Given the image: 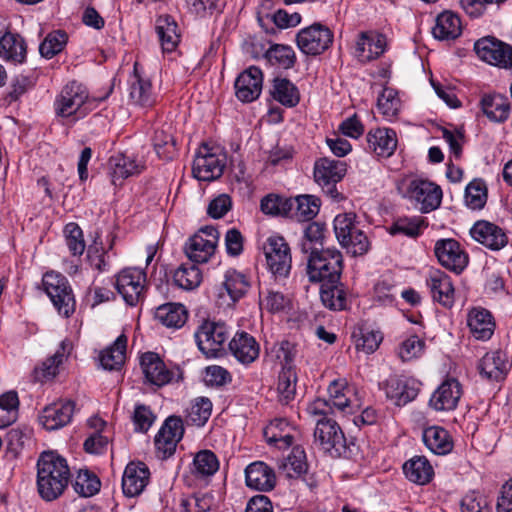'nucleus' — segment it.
Wrapping results in <instances>:
<instances>
[{"label":"nucleus","mask_w":512,"mask_h":512,"mask_svg":"<svg viewBox=\"0 0 512 512\" xmlns=\"http://www.w3.org/2000/svg\"><path fill=\"white\" fill-rule=\"evenodd\" d=\"M70 480L67 461L53 451L42 452L37 461V490L45 501L59 498Z\"/></svg>","instance_id":"nucleus-1"},{"label":"nucleus","mask_w":512,"mask_h":512,"mask_svg":"<svg viewBox=\"0 0 512 512\" xmlns=\"http://www.w3.org/2000/svg\"><path fill=\"white\" fill-rule=\"evenodd\" d=\"M343 256L337 249L312 250L307 257L306 274L310 282L339 283Z\"/></svg>","instance_id":"nucleus-2"},{"label":"nucleus","mask_w":512,"mask_h":512,"mask_svg":"<svg viewBox=\"0 0 512 512\" xmlns=\"http://www.w3.org/2000/svg\"><path fill=\"white\" fill-rule=\"evenodd\" d=\"M314 442L332 457L351 458L358 450L354 440H348L337 422L330 418L317 420Z\"/></svg>","instance_id":"nucleus-3"},{"label":"nucleus","mask_w":512,"mask_h":512,"mask_svg":"<svg viewBox=\"0 0 512 512\" xmlns=\"http://www.w3.org/2000/svg\"><path fill=\"white\" fill-rule=\"evenodd\" d=\"M356 215L352 212L338 214L334 219V231L340 245L353 256H362L370 249L366 234L355 224Z\"/></svg>","instance_id":"nucleus-4"},{"label":"nucleus","mask_w":512,"mask_h":512,"mask_svg":"<svg viewBox=\"0 0 512 512\" xmlns=\"http://www.w3.org/2000/svg\"><path fill=\"white\" fill-rule=\"evenodd\" d=\"M42 283L58 313L64 317L73 314L75 299L66 277L51 271L44 274Z\"/></svg>","instance_id":"nucleus-5"},{"label":"nucleus","mask_w":512,"mask_h":512,"mask_svg":"<svg viewBox=\"0 0 512 512\" xmlns=\"http://www.w3.org/2000/svg\"><path fill=\"white\" fill-rule=\"evenodd\" d=\"M87 99L86 87L81 83L71 81L62 88L54 101L55 114L62 118L76 116V119H79L86 114L85 111H81V108Z\"/></svg>","instance_id":"nucleus-6"},{"label":"nucleus","mask_w":512,"mask_h":512,"mask_svg":"<svg viewBox=\"0 0 512 512\" xmlns=\"http://www.w3.org/2000/svg\"><path fill=\"white\" fill-rule=\"evenodd\" d=\"M346 163L340 160L322 158L315 162L314 178L324 193L335 201L343 199L337 190L336 184L346 174Z\"/></svg>","instance_id":"nucleus-7"},{"label":"nucleus","mask_w":512,"mask_h":512,"mask_svg":"<svg viewBox=\"0 0 512 512\" xmlns=\"http://www.w3.org/2000/svg\"><path fill=\"white\" fill-rule=\"evenodd\" d=\"M333 38V32L327 26L314 23L297 33L296 43L299 50L305 55L317 56L332 45Z\"/></svg>","instance_id":"nucleus-8"},{"label":"nucleus","mask_w":512,"mask_h":512,"mask_svg":"<svg viewBox=\"0 0 512 512\" xmlns=\"http://www.w3.org/2000/svg\"><path fill=\"white\" fill-rule=\"evenodd\" d=\"M225 166V154L215 152L213 148L202 144L195 155L192 173L200 181H213L223 174Z\"/></svg>","instance_id":"nucleus-9"},{"label":"nucleus","mask_w":512,"mask_h":512,"mask_svg":"<svg viewBox=\"0 0 512 512\" xmlns=\"http://www.w3.org/2000/svg\"><path fill=\"white\" fill-rule=\"evenodd\" d=\"M194 336L199 350L206 357H216L223 349L229 333L224 323L205 320Z\"/></svg>","instance_id":"nucleus-10"},{"label":"nucleus","mask_w":512,"mask_h":512,"mask_svg":"<svg viewBox=\"0 0 512 512\" xmlns=\"http://www.w3.org/2000/svg\"><path fill=\"white\" fill-rule=\"evenodd\" d=\"M474 51L483 61L501 68L512 67V47L492 36L477 40Z\"/></svg>","instance_id":"nucleus-11"},{"label":"nucleus","mask_w":512,"mask_h":512,"mask_svg":"<svg viewBox=\"0 0 512 512\" xmlns=\"http://www.w3.org/2000/svg\"><path fill=\"white\" fill-rule=\"evenodd\" d=\"M267 265L276 277H287L291 269L290 248L283 237L272 236L264 246Z\"/></svg>","instance_id":"nucleus-12"},{"label":"nucleus","mask_w":512,"mask_h":512,"mask_svg":"<svg viewBox=\"0 0 512 512\" xmlns=\"http://www.w3.org/2000/svg\"><path fill=\"white\" fill-rule=\"evenodd\" d=\"M380 388L396 406H405L413 401L419 393V383L411 378L391 375L380 384Z\"/></svg>","instance_id":"nucleus-13"},{"label":"nucleus","mask_w":512,"mask_h":512,"mask_svg":"<svg viewBox=\"0 0 512 512\" xmlns=\"http://www.w3.org/2000/svg\"><path fill=\"white\" fill-rule=\"evenodd\" d=\"M404 196L421 204L420 210L427 213L439 207L442 191L439 186L432 182L423 179H412L407 184Z\"/></svg>","instance_id":"nucleus-14"},{"label":"nucleus","mask_w":512,"mask_h":512,"mask_svg":"<svg viewBox=\"0 0 512 512\" xmlns=\"http://www.w3.org/2000/svg\"><path fill=\"white\" fill-rule=\"evenodd\" d=\"M434 253L444 268L456 274H460L469 262L468 255L455 239L447 238L436 241Z\"/></svg>","instance_id":"nucleus-15"},{"label":"nucleus","mask_w":512,"mask_h":512,"mask_svg":"<svg viewBox=\"0 0 512 512\" xmlns=\"http://www.w3.org/2000/svg\"><path fill=\"white\" fill-rule=\"evenodd\" d=\"M145 279V272L138 268H126L117 275L115 287L128 305L134 306L140 301Z\"/></svg>","instance_id":"nucleus-16"},{"label":"nucleus","mask_w":512,"mask_h":512,"mask_svg":"<svg viewBox=\"0 0 512 512\" xmlns=\"http://www.w3.org/2000/svg\"><path fill=\"white\" fill-rule=\"evenodd\" d=\"M183 434L182 419L177 416L168 417L155 436L154 442L158 457L166 459L173 455Z\"/></svg>","instance_id":"nucleus-17"},{"label":"nucleus","mask_w":512,"mask_h":512,"mask_svg":"<svg viewBox=\"0 0 512 512\" xmlns=\"http://www.w3.org/2000/svg\"><path fill=\"white\" fill-rule=\"evenodd\" d=\"M462 394L460 382L455 378H447L431 395L429 406L435 411H452L456 409Z\"/></svg>","instance_id":"nucleus-18"},{"label":"nucleus","mask_w":512,"mask_h":512,"mask_svg":"<svg viewBox=\"0 0 512 512\" xmlns=\"http://www.w3.org/2000/svg\"><path fill=\"white\" fill-rule=\"evenodd\" d=\"M74 411L75 402L71 400L54 402L42 410L39 421L45 429L57 430L71 422Z\"/></svg>","instance_id":"nucleus-19"},{"label":"nucleus","mask_w":512,"mask_h":512,"mask_svg":"<svg viewBox=\"0 0 512 512\" xmlns=\"http://www.w3.org/2000/svg\"><path fill=\"white\" fill-rule=\"evenodd\" d=\"M262 83L263 74L260 68L250 66L235 80L236 97L246 103L256 100L261 94Z\"/></svg>","instance_id":"nucleus-20"},{"label":"nucleus","mask_w":512,"mask_h":512,"mask_svg":"<svg viewBox=\"0 0 512 512\" xmlns=\"http://www.w3.org/2000/svg\"><path fill=\"white\" fill-rule=\"evenodd\" d=\"M150 479V471L143 462L127 464L122 477V490L127 497L140 495Z\"/></svg>","instance_id":"nucleus-21"},{"label":"nucleus","mask_w":512,"mask_h":512,"mask_svg":"<svg viewBox=\"0 0 512 512\" xmlns=\"http://www.w3.org/2000/svg\"><path fill=\"white\" fill-rule=\"evenodd\" d=\"M426 284L434 301H437L444 307H451L454 303V286L452 279L440 269L429 271Z\"/></svg>","instance_id":"nucleus-22"},{"label":"nucleus","mask_w":512,"mask_h":512,"mask_svg":"<svg viewBox=\"0 0 512 512\" xmlns=\"http://www.w3.org/2000/svg\"><path fill=\"white\" fill-rule=\"evenodd\" d=\"M141 368L145 379L152 385L162 387L173 378V372L170 371L164 361L157 353L146 352L141 356Z\"/></svg>","instance_id":"nucleus-23"},{"label":"nucleus","mask_w":512,"mask_h":512,"mask_svg":"<svg viewBox=\"0 0 512 512\" xmlns=\"http://www.w3.org/2000/svg\"><path fill=\"white\" fill-rule=\"evenodd\" d=\"M144 169V165L134 158L118 153L109 158L107 162V173L113 185H120L124 179L138 175Z\"/></svg>","instance_id":"nucleus-24"},{"label":"nucleus","mask_w":512,"mask_h":512,"mask_svg":"<svg viewBox=\"0 0 512 512\" xmlns=\"http://www.w3.org/2000/svg\"><path fill=\"white\" fill-rule=\"evenodd\" d=\"M470 234L474 240L491 250H500L508 242L504 231L488 221L476 222L471 228Z\"/></svg>","instance_id":"nucleus-25"},{"label":"nucleus","mask_w":512,"mask_h":512,"mask_svg":"<svg viewBox=\"0 0 512 512\" xmlns=\"http://www.w3.org/2000/svg\"><path fill=\"white\" fill-rule=\"evenodd\" d=\"M229 350L240 363L248 365L258 358L260 346L252 335L242 331L231 339Z\"/></svg>","instance_id":"nucleus-26"},{"label":"nucleus","mask_w":512,"mask_h":512,"mask_svg":"<svg viewBox=\"0 0 512 512\" xmlns=\"http://www.w3.org/2000/svg\"><path fill=\"white\" fill-rule=\"evenodd\" d=\"M367 149L379 157H390L397 147V136L393 129L376 128L367 133Z\"/></svg>","instance_id":"nucleus-27"},{"label":"nucleus","mask_w":512,"mask_h":512,"mask_svg":"<svg viewBox=\"0 0 512 512\" xmlns=\"http://www.w3.org/2000/svg\"><path fill=\"white\" fill-rule=\"evenodd\" d=\"M480 374L491 381L503 380L510 369L506 354L500 350L487 352L480 360Z\"/></svg>","instance_id":"nucleus-28"},{"label":"nucleus","mask_w":512,"mask_h":512,"mask_svg":"<svg viewBox=\"0 0 512 512\" xmlns=\"http://www.w3.org/2000/svg\"><path fill=\"white\" fill-rule=\"evenodd\" d=\"M245 480L248 487L259 491H270L276 484L273 469L262 461L253 462L247 466Z\"/></svg>","instance_id":"nucleus-29"},{"label":"nucleus","mask_w":512,"mask_h":512,"mask_svg":"<svg viewBox=\"0 0 512 512\" xmlns=\"http://www.w3.org/2000/svg\"><path fill=\"white\" fill-rule=\"evenodd\" d=\"M386 37L374 32H362L356 44V56L368 62L381 56L386 49Z\"/></svg>","instance_id":"nucleus-30"},{"label":"nucleus","mask_w":512,"mask_h":512,"mask_svg":"<svg viewBox=\"0 0 512 512\" xmlns=\"http://www.w3.org/2000/svg\"><path fill=\"white\" fill-rule=\"evenodd\" d=\"M467 324L471 334L477 340L490 339L495 330L493 316L484 308H473L468 314Z\"/></svg>","instance_id":"nucleus-31"},{"label":"nucleus","mask_w":512,"mask_h":512,"mask_svg":"<svg viewBox=\"0 0 512 512\" xmlns=\"http://www.w3.org/2000/svg\"><path fill=\"white\" fill-rule=\"evenodd\" d=\"M155 29L163 51H174L180 42V32L175 19L168 14L160 15L156 19Z\"/></svg>","instance_id":"nucleus-32"},{"label":"nucleus","mask_w":512,"mask_h":512,"mask_svg":"<svg viewBox=\"0 0 512 512\" xmlns=\"http://www.w3.org/2000/svg\"><path fill=\"white\" fill-rule=\"evenodd\" d=\"M423 442L429 450L437 455H446L453 449V442L448 431L439 426L424 429Z\"/></svg>","instance_id":"nucleus-33"},{"label":"nucleus","mask_w":512,"mask_h":512,"mask_svg":"<svg viewBox=\"0 0 512 512\" xmlns=\"http://www.w3.org/2000/svg\"><path fill=\"white\" fill-rule=\"evenodd\" d=\"M460 18L449 11L439 14L436 18L432 33L439 40H454L461 35Z\"/></svg>","instance_id":"nucleus-34"},{"label":"nucleus","mask_w":512,"mask_h":512,"mask_svg":"<svg viewBox=\"0 0 512 512\" xmlns=\"http://www.w3.org/2000/svg\"><path fill=\"white\" fill-rule=\"evenodd\" d=\"M0 57L22 63L26 57V43L21 35L7 32L0 38Z\"/></svg>","instance_id":"nucleus-35"},{"label":"nucleus","mask_w":512,"mask_h":512,"mask_svg":"<svg viewBox=\"0 0 512 512\" xmlns=\"http://www.w3.org/2000/svg\"><path fill=\"white\" fill-rule=\"evenodd\" d=\"M403 472L408 480L424 485L431 481L434 471L424 456H414L403 465Z\"/></svg>","instance_id":"nucleus-36"},{"label":"nucleus","mask_w":512,"mask_h":512,"mask_svg":"<svg viewBox=\"0 0 512 512\" xmlns=\"http://www.w3.org/2000/svg\"><path fill=\"white\" fill-rule=\"evenodd\" d=\"M187 317L188 312L180 303H166L157 307L155 311V318L169 328L182 327Z\"/></svg>","instance_id":"nucleus-37"},{"label":"nucleus","mask_w":512,"mask_h":512,"mask_svg":"<svg viewBox=\"0 0 512 512\" xmlns=\"http://www.w3.org/2000/svg\"><path fill=\"white\" fill-rule=\"evenodd\" d=\"M279 473L287 478H298L308 469L306 454L300 446L293 447L291 453L279 464Z\"/></svg>","instance_id":"nucleus-38"},{"label":"nucleus","mask_w":512,"mask_h":512,"mask_svg":"<svg viewBox=\"0 0 512 512\" xmlns=\"http://www.w3.org/2000/svg\"><path fill=\"white\" fill-rule=\"evenodd\" d=\"M127 337L122 334L100 354V363L106 370H119L126 358Z\"/></svg>","instance_id":"nucleus-39"},{"label":"nucleus","mask_w":512,"mask_h":512,"mask_svg":"<svg viewBox=\"0 0 512 512\" xmlns=\"http://www.w3.org/2000/svg\"><path fill=\"white\" fill-rule=\"evenodd\" d=\"M351 390L347 386L345 379H336L332 381L328 387L329 402L333 409L338 410L343 414H351L353 406L348 394Z\"/></svg>","instance_id":"nucleus-40"},{"label":"nucleus","mask_w":512,"mask_h":512,"mask_svg":"<svg viewBox=\"0 0 512 512\" xmlns=\"http://www.w3.org/2000/svg\"><path fill=\"white\" fill-rule=\"evenodd\" d=\"M483 113L492 121L502 122L506 120L510 112L508 98L500 95H485L481 100Z\"/></svg>","instance_id":"nucleus-41"},{"label":"nucleus","mask_w":512,"mask_h":512,"mask_svg":"<svg viewBox=\"0 0 512 512\" xmlns=\"http://www.w3.org/2000/svg\"><path fill=\"white\" fill-rule=\"evenodd\" d=\"M216 245L202 234L192 236L185 246L187 257L195 263H205L214 254Z\"/></svg>","instance_id":"nucleus-42"},{"label":"nucleus","mask_w":512,"mask_h":512,"mask_svg":"<svg viewBox=\"0 0 512 512\" xmlns=\"http://www.w3.org/2000/svg\"><path fill=\"white\" fill-rule=\"evenodd\" d=\"M272 97L286 107H295L300 101L298 88L288 79L276 77L271 90Z\"/></svg>","instance_id":"nucleus-43"},{"label":"nucleus","mask_w":512,"mask_h":512,"mask_svg":"<svg viewBox=\"0 0 512 512\" xmlns=\"http://www.w3.org/2000/svg\"><path fill=\"white\" fill-rule=\"evenodd\" d=\"M291 215L299 221L313 219L320 210V199L313 195H300L292 199Z\"/></svg>","instance_id":"nucleus-44"},{"label":"nucleus","mask_w":512,"mask_h":512,"mask_svg":"<svg viewBox=\"0 0 512 512\" xmlns=\"http://www.w3.org/2000/svg\"><path fill=\"white\" fill-rule=\"evenodd\" d=\"M232 303L242 298L249 290L250 283L246 276L234 269L227 270L222 283Z\"/></svg>","instance_id":"nucleus-45"},{"label":"nucleus","mask_w":512,"mask_h":512,"mask_svg":"<svg viewBox=\"0 0 512 512\" xmlns=\"http://www.w3.org/2000/svg\"><path fill=\"white\" fill-rule=\"evenodd\" d=\"M297 373L294 366H283L278 376L277 391L279 401L288 404L296 394Z\"/></svg>","instance_id":"nucleus-46"},{"label":"nucleus","mask_w":512,"mask_h":512,"mask_svg":"<svg viewBox=\"0 0 512 512\" xmlns=\"http://www.w3.org/2000/svg\"><path fill=\"white\" fill-rule=\"evenodd\" d=\"M320 298L323 305L331 310H343L346 308V292L339 283L322 284Z\"/></svg>","instance_id":"nucleus-47"},{"label":"nucleus","mask_w":512,"mask_h":512,"mask_svg":"<svg viewBox=\"0 0 512 512\" xmlns=\"http://www.w3.org/2000/svg\"><path fill=\"white\" fill-rule=\"evenodd\" d=\"M173 281L184 290H193L200 285L202 273L195 264H182L174 272Z\"/></svg>","instance_id":"nucleus-48"},{"label":"nucleus","mask_w":512,"mask_h":512,"mask_svg":"<svg viewBox=\"0 0 512 512\" xmlns=\"http://www.w3.org/2000/svg\"><path fill=\"white\" fill-rule=\"evenodd\" d=\"M267 61L282 69H290L296 63V54L291 46L274 44L265 53Z\"/></svg>","instance_id":"nucleus-49"},{"label":"nucleus","mask_w":512,"mask_h":512,"mask_svg":"<svg viewBox=\"0 0 512 512\" xmlns=\"http://www.w3.org/2000/svg\"><path fill=\"white\" fill-rule=\"evenodd\" d=\"M325 225L319 222L309 223L305 230L303 240L301 242V250L305 254H311L312 250H321L325 238Z\"/></svg>","instance_id":"nucleus-50"},{"label":"nucleus","mask_w":512,"mask_h":512,"mask_svg":"<svg viewBox=\"0 0 512 512\" xmlns=\"http://www.w3.org/2000/svg\"><path fill=\"white\" fill-rule=\"evenodd\" d=\"M19 398L15 391L0 395V428L12 424L18 415Z\"/></svg>","instance_id":"nucleus-51"},{"label":"nucleus","mask_w":512,"mask_h":512,"mask_svg":"<svg viewBox=\"0 0 512 512\" xmlns=\"http://www.w3.org/2000/svg\"><path fill=\"white\" fill-rule=\"evenodd\" d=\"M68 41V35L63 30H55L46 35L39 46V52L42 57L51 59L59 54Z\"/></svg>","instance_id":"nucleus-52"},{"label":"nucleus","mask_w":512,"mask_h":512,"mask_svg":"<svg viewBox=\"0 0 512 512\" xmlns=\"http://www.w3.org/2000/svg\"><path fill=\"white\" fill-rule=\"evenodd\" d=\"M153 147L159 158L171 160L176 155V141L173 135L163 128L155 130Z\"/></svg>","instance_id":"nucleus-53"},{"label":"nucleus","mask_w":512,"mask_h":512,"mask_svg":"<svg viewBox=\"0 0 512 512\" xmlns=\"http://www.w3.org/2000/svg\"><path fill=\"white\" fill-rule=\"evenodd\" d=\"M424 220L421 217H400L394 220L388 228L391 235H404L409 238H416L420 235Z\"/></svg>","instance_id":"nucleus-54"},{"label":"nucleus","mask_w":512,"mask_h":512,"mask_svg":"<svg viewBox=\"0 0 512 512\" xmlns=\"http://www.w3.org/2000/svg\"><path fill=\"white\" fill-rule=\"evenodd\" d=\"M69 349L70 344L66 341H62L57 351L42 363L41 369H36L37 375L41 373V379L43 380L54 378L58 374V368L63 363ZM38 377L40 378V376Z\"/></svg>","instance_id":"nucleus-55"},{"label":"nucleus","mask_w":512,"mask_h":512,"mask_svg":"<svg viewBox=\"0 0 512 512\" xmlns=\"http://www.w3.org/2000/svg\"><path fill=\"white\" fill-rule=\"evenodd\" d=\"M136 79L131 83L129 96L130 99L142 107H150L154 103V97L152 94V85L148 79H143L138 75Z\"/></svg>","instance_id":"nucleus-56"},{"label":"nucleus","mask_w":512,"mask_h":512,"mask_svg":"<svg viewBox=\"0 0 512 512\" xmlns=\"http://www.w3.org/2000/svg\"><path fill=\"white\" fill-rule=\"evenodd\" d=\"M6 453L7 456L16 459L26 446L31 443V435L29 430H21L18 428L10 429L6 434Z\"/></svg>","instance_id":"nucleus-57"},{"label":"nucleus","mask_w":512,"mask_h":512,"mask_svg":"<svg viewBox=\"0 0 512 512\" xmlns=\"http://www.w3.org/2000/svg\"><path fill=\"white\" fill-rule=\"evenodd\" d=\"M75 492L82 497H91L100 490V480L89 470H79L72 483Z\"/></svg>","instance_id":"nucleus-58"},{"label":"nucleus","mask_w":512,"mask_h":512,"mask_svg":"<svg viewBox=\"0 0 512 512\" xmlns=\"http://www.w3.org/2000/svg\"><path fill=\"white\" fill-rule=\"evenodd\" d=\"M487 201V187L483 180L474 179L465 189V203L473 209H482Z\"/></svg>","instance_id":"nucleus-59"},{"label":"nucleus","mask_w":512,"mask_h":512,"mask_svg":"<svg viewBox=\"0 0 512 512\" xmlns=\"http://www.w3.org/2000/svg\"><path fill=\"white\" fill-rule=\"evenodd\" d=\"M355 338V346L357 350H362L367 354L373 353L383 340L380 331L371 330L369 328H359L353 332Z\"/></svg>","instance_id":"nucleus-60"},{"label":"nucleus","mask_w":512,"mask_h":512,"mask_svg":"<svg viewBox=\"0 0 512 512\" xmlns=\"http://www.w3.org/2000/svg\"><path fill=\"white\" fill-rule=\"evenodd\" d=\"M292 199L282 198L269 194L261 200V211L268 215H282L290 217Z\"/></svg>","instance_id":"nucleus-61"},{"label":"nucleus","mask_w":512,"mask_h":512,"mask_svg":"<svg viewBox=\"0 0 512 512\" xmlns=\"http://www.w3.org/2000/svg\"><path fill=\"white\" fill-rule=\"evenodd\" d=\"M377 107L386 118H394L401 108V101L397 91L393 88L385 87L378 96Z\"/></svg>","instance_id":"nucleus-62"},{"label":"nucleus","mask_w":512,"mask_h":512,"mask_svg":"<svg viewBox=\"0 0 512 512\" xmlns=\"http://www.w3.org/2000/svg\"><path fill=\"white\" fill-rule=\"evenodd\" d=\"M194 472L202 477L211 476L219 469L217 456L210 450H201L193 460Z\"/></svg>","instance_id":"nucleus-63"},{"label":"nucleus","mask_w":512,"mask_h":512,"mask_svg":"<svg viewBox=\"0 0 512 512\" xmlns=\"http://www.w3.org/2000/svg\"><path fill=\"white\" fill-rule=\"evenodd\" d=\"M211 412L212 402L210 399L206 397H199L194 400L188 410V418L193 424L202 426L209 419Z\"/></svg>","instance_id":"nucleus-64"}]
</instances>
